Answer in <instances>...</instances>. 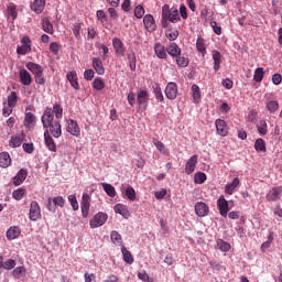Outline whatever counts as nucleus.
Listing matches in <instances>:
<instances>
[{
  "label": "nucleus",
  "mask_w": 282,
  "mask_h": 282,
  "mask_svg": "<svg viewBox=\"0 0 282 282\" xmlns=\"http://www.w3.org/2000/svg\"><path fill=\"white\" fill-rule=\"evenodd\" d=\"M175 58H176V65L178 67H188V63H189L188 57L183 55H177Z\"/></svg>",
  "instance_id": "46"
},
{
  "label": "nucleus",
  "mask_w": 282,
  "mask_h": 282,
  "mask_svg": "<svg viewBox=\"0 0 282 282\" xmlns=\"http://www.w3.org/2000/svg\"><path fill=\"white\" fill-rule=\"evenodd\" d=\"M82 29H83V25L80 24V22H76L73 26L74 36H76L77 39H80V30Z\"/></svg>",
  "instance_id": "61"
},
{
  "label": "nucleus",
  "mask_w": 282,
  "mask_h": 282,
  "mask_svg": "<svg viewBox=\"0 0 282 282\" xmlns=\"http://www.w3.org/2000/svg\"><path fill=\"white\" fill-rule=\"evenodd\" d=\"M215 127L218 135H221L223 138H226L228 135V124L224 119H217L215 121Z\"/></svg>",
  "instance_id": "15"
},
{
  "label": "nucleus",
  "mask_w": 282,
  "mask_h": 282,
  "mask_svg": "<svg viewBox=\"0 0 282 282\" xmlns=\"http://www.w3.org/2000/svg\"><path fill=\"white\" fill-rule=\"evenodd\" d=\"M52 202L54 206H58L59 208H63L65 206V198H63V196H56L52 198Z\"/></svg>",
  "instance_id": "58"
},
{
  "label": "nucleus",
  "mask_w": 282,
  "mask_h": 282,
  "mask_svg": "<svg viewBox=\"0 0 282 282\" xmlns=\"http://www.w3.org/2000/svg\"><path fill=\"white\" fill-rule=\"evenodd\" d=\"M165 36L169 41H177V36H180V31L176 29H167L165 31Z\"/></svg>",
  "instance_id": "42"
},
{
  "label": "nucleus",
  "mask_w": 282,
  "mask_h": 282,
  "mask_svg": "<svg viewBox=\"0 0 282 282\" xmlns=\"http://www.w3.org/2000/svg\"><path fill=\"white\" fill-rule=\"evenodd\" d=\"M44 142L46 144V148L48 151H52L53 153H56V143L54 142V139L50 134V130H46L44 132Z\"/></svg>",
  "instance_id": "18"
},
{
  "label": "nucleus",
  "mask_w": 282,
  "mask_h": 282,
  "mask_svg": "<svg viewBox=\"0 0 282 282\" xmlns=\"http://www.w3.org/2000/svg\"><path fill=\"white\" fill-rule=\"evenodd\" d=\"M272 241H274V237H272V234H270L268 236V241H265L261 245L262 252H265V250H268V248H270V246H272Z\"/></svg>",
  "instance_id": "59"
},
{
  "label": "nucleus",
  "mask_w": 282,
  "mask_h": 282,
  "mask_svg": "<svg viewBox=\"0 0 282 282\" xmlns=\"http://www.w3.org/2000/svg\"><path fill=\"white\" fill-rule=\"evenodd\" d=\"M93 67L99 76H105V66L102 65V59H100V57L93 58Z\"/></svg>",
  "instance_id": "23"
},
{
  "label": "nucleus",
  "mask_w": 282,
  "mask_h": 282,
  "mask_svg": "<svg viewBox=\"0 0 282 282\" xmlns=\"http://www.w3.org/2000/svg\"><path fill=\"white\" fill-rule=\"evenodd\" d=\"M127 59L131 72H135V64L138 63V59L135 58V53L133 51L128 53Z\"/></svg>",
  "instance_id": "39"
},
{
  "label": "nucleus",
  "mask_w": 282,
  "mask_h": 282,
  "mask_svg": "<svg viewBox=\"0 0 282 282\" xmlns=\"http://www.w3.org/2000/svg\"><path fill=\"white\" fill-rule=\"evenodd\" d=\"M110 239L115 246H122V235L117 230H112L110 234Z\"/></svg>",
  "instance_id": "37"
},
{
  "label": "nucleus",
  "mask_w": 282,
  "mask_h": 282,
  "mask_svg": "<svg viewBox=\"0 0 282 282\" xmlns=\"http://www.w3.org/2000/svg\"><path fill=\"white\" fill-rule=\"evenodd\" d=\"M282 197V186H274L268 191L265 199L267 202H279Z\"/></svg>",
  "instance_id": "7"
},
{
  "label": "nucleus",
  "mask_w": 282,
  "mask_h": 282,
  "mask_svg": "<svg viewBox=\"0 0 282 282\" xmlns=\"http://www.w3.org/2000/svg\"><path fill=\"white\" fill-rule=\"evenodd\" d=\"M42 30H44L47 34H54V25L48 18H44L42 20Z\"/></svg>",
  "instance_id": "35"
},
{
  "label": "nucleus",
  "mask_w": 282,
  "mask_h": 282,
  "mask_svg": "<svg viewBox=\"0 0 282 282\" xmlns=\"http://www.w3.org/2000/svg\"><path fill=\"white\" fill-rule=\"evenodd\" d=\"M68 202H69L73 210H78V200L76 199L75 195H69L68 196Z\"/></svg>",
  "instance_id": "62"
},
{
  "label": "nucleus",
  "mask_w": 282,
  "mask_h": 282,
  "mask_svg": "<svg viewBox=\"0 0 282 282\" xmlns=\"http://www.w3.org/2000/svg\"><path fill=\"white\" fill-rule=\"evenodd\" d=\"M26 272H28V269H25L23 265L17 267L12 271V276L15 279H23V276H25Z\"/></svg>",
  "instance_id": "38"
},
{
  "label": "nucleus",
  "mask_w": 282,
  "mask_h": 282,
  "mask_svg": "<svg viewBox=\"0 0 282 282\" xmlns=\"http://www.w3.org/2000/svg\"><path fill=\"white\" fill-rule=\"evenodd\" d=\"M267 109L270 113H274L275 111H279V101H276V100L268 101Z\"/></svg>",
  "instance_id": "50"
},
{
  "label": "nucleus",
  "mask_w": 282,
  "mask_h": 282,
  "mask_svg": "<svg viewBox=\"0 0 282 282\" xmlns=\"http://www.w3.org/2000/svg\"><path fill=\"white\" fill-rule=\"evenodd\" d=\"M153 144L158 151H160V153H163V155H169V149H166V145L162 141L153 139Z\"/></svg>",
  "instance_id": "36"
},
{
  "label": "nucleus",
  "mask_w": 282,
  "mask_h": 282,
  "mask_svg": "<svg viewBox=\"0 0 282 282\" xmlns=\"http://www.w3.org/2000/svg\"><path fill=\"white\" fill-rule=\"evenodd\" d=\"M214 70L217 72L221 67V53L219 51H213Z\"/></svg>",
  "instance_id": "33"
},
{
  "label": "nucleus",
  "mask_w": 282,
  "mask_h": 282,
  "mask_svg": "<svg viewBox=\"0 0 282 282\" xmlns=\"http://www.w3.org/2000/svg\"><path fill=\"white\" fill-rule=\"evenodd\" d=\"M192 97L195 105H199V102H202V90L196 84L192 85Z\"/></svg>",
  "instance_id": "28"
},
{
  "label": "nucleus",
  "mask_w": 282,
  "mask_h": 282,
  "mask_svg": "<svg viewBox=\"0 0 282 282\" xmlns=\"http://www.w3.org/2000/svg\"><path fill=\"white\" fill-rule=\"evenodd\" d=\"M127 100L130 107H135V93L130 91L127 96Z\"/></svg>",
  "instance_id": "64"
},
{
  "label": "nucleus",
  "mask_w": 282,
  "mask_h": 282,
  "mask_svg": "<svg viewBox=\"0 0 282 282\" xmlns=\"http://www.w3.org/2000/svg\"><path fill=\"white\" fill-rule=\"evenodd\" d=\"M239 184H240L239 177H235L231 183L225 186V193L227 195H232L235 193V188H237Z\"/></svg>",
  "instance_id": "31"
},
{
  "label": "nucleus",
  "mask_w": 282,
  "mask_h": 282,
  "mask_svg": "<svg viewBox=\"0 0 282 282\" xmlns=\"http://www.w3.org/2000/svg\"><path fill=\"white\" fill-rule=\"evenodd\" d=\"M121 252H122L123 261H126V263H129V265H131V263H133V256L131 254V251H129L127 247H122Z\"/></svg>",
  "instance_id": "41"
},
{
  "label": "nucleus",
  "mask_w": 282,
  "mask_h": 282,
  "mask_svg": "<svg viewBox=\"0 0 282 282\" xmlns=\"http://www.w3.org/2000/svg\"><path fill=\"white\" fill-rule=\"evenodd\" d=\"M26 68L32 72L34 76L43 74V67L34 62L26 63Z\"/></svg>",
  "instance_id": "32"
},
{
  "label": "nucleus",
  "mask_w": 282,
  "mask_h": 282,
  "mask_svg": "<svg viewBox=\"0 0 282 282\" xmlns=\"http://www.w3.org/2000/svg\"><path fill=\"white\" fill-rule=\"evenodd\" d=\"M162 19H166L170 23H177L181 21L180 11L177 8H171L169 4L162 7Z\"/></svg>",
  "instance_id": "1"
},
{
  "label": "nucleus",
  "mask_w": 282,
  "mask_h": 282,
  "mask_svg": "<svg viewBox=\"0 0 282 282\" xmlns=\"http://www.w3.org/2000/svg\"><path fill=\"white\" fill-rule=\"evenodd\" d=\"M154 54L158 58H167L166 48L161 43L154 45Z\"/></svg>",
  "instance_id": "29"
},
{
  "label": "nucleus",
  "mask_w": 282,
  "mask_h": 282,
  "mask_svg": "<svg viewBox=\"0 0 282 282\" xmlns=\"http://www.w3.org/2000/svg\"><path fill=\"white\" fill-rule=\"evenodd\" d=\"M41 217V206L39 205V202L32 200L30 204L29 219L31 221H39Z\"/></svg>",
  "instance_id": "4"
},
{
  "label": "nucleus",
  "mask_w": 282,
  "mask_h": 282,
  "mask_svg": "<svg viewBox=\"0 0 282 282\" xmlns=\"http://www.w3.org/2000/svg\"><path fill=\"white\" fill-rule=\"evenodd\" d=\"M28 177V171L24 169H21L17 175L13 177V184L14 186H21L23 182H25V178Z\"/></svg>",
  "instance_id": "20"
},
{
  "label": "nucleus",
  "mask_w": 282,
  "mask_h": 282,
  "mask_svg": "<svg viewBox=\"0 0 282 282\" xmlns=\"http://www.w3.org/2000/svg\"><path fill=\"white\" fill-rule=\"evenodd\" d=\"M134 17H137V19H142L144 17V7L142 6H137L134 8Z\"/></svg>",
  "instance_id": "60"
},
{
  "label": "nucleus",
  "mask_w": 282,
  "mask_h": 282,
  "mask_svg": "<svg viewBox=\"0 0 282 282\" xmlns=\"http://www.w3.org/2000/svg\"><path fill=\"white\" fill-rule=\"evenodd\" d=\"M265 75V72H263V67H258L254 70V75H253V80L256 83H261V80H263V76Z\"/></svg>",
  "instance_id": "48"
},
{
  "label": "nucleus",
  "mask_w": 282,
  "mask_h": 282,
  "mask_svg": "<svg viewBox=\"0 0 282 282\" xmlns=\"http://www.w3.org/2000/svg\"><path fill=\"white\" fill-rule=\"evenodd\" d=\"M31 10L35 12V14H41V12L45 10V0H34L31 4Z\"/></svg>",
  "instance_id": "25"
},
{
  "label": "nucleus",
  "mask_w": 282,
  "mask_h": 282,
  "mask_svg": "<svg viewBox=\"0 0 282 282\" xmlns=\"http://www.w3.org/2000/svg\"><path fill=\"white\" fill-rule=\"evenodd\" d=\"M112 47L117 56H124V52H127V48L124 47V43H122L120 39H112Z\"/></svg>",
  "instance_id": "14"
},
{
  "label": "nucleus",
  "mask_w": 282,
  "mask_h": 282,
  "mask_svg": "<svg viewBox=\"0 0 282 282\" xmlns=\"http://www.w3.org/2000/svg\"><path fill=\"white\" fill-rule=\"evenodd\" d=\"M7 12H8L9 17H12L13 21L17 19V17H19V13L17 11V4H14L12 2L8 6Z\"/></svg>",
  "instance_id": "45"
},
{
  "label": "nucleus",
  "mask_w": 282,
  "mask_h": 282,
  "mask_svg": "<svg viewBox=\"0 0 282 282\" xmlns=\"http://www.w3.org/2000/svg\"><path fill=\"white\" fill-rule=\"evenodd\" d=\"M22 45L17 47V54L25 56L32 52V40L29 36H23L21 40Z\"/></svg>",
  "instance_id": "3"
},
{
  "label": "nucleus",
  "mask_w": 282,
  "mask_h": 282,
  "mask_svg": "<svg viewBox=\"0 0 282 282\" xmlns=\"http://www.w3.org/2000/svg\"><path fill=\"white\" fill-rule=\"evenodd\" d=\"M66 78L74 89H80V85L78 84V75L76 74V70L69 72L66 75Z\"/></svg>",
  "instance_id": "22"
},
{
  "label": "nucleus",
  "mask_w": 282,
  "mask_h": 282,
  "mask_svg": "<svg viewBox=\"0 0 282 282\" xmlns=\"http://www.w3.org/2000/svg\"><path fill=\"white\" fill-rule=\"evenodd\" d=\"M208 47V42L204 40V37L199 36L196 40V50L202 54V56H206V50Z\"/></svg>",
  "instance_id": "21"
},
{
  "label": "nucleus",
  "mask_w": 282,
  "mask_h": 282,
  "mask_svg": "<svg viewBox=\"0 0 282 282\" xmlns=\"http://www.w3.org/2000/svg\"><path fill=\"white\" fill-rule=\"evenodd\" d=\"M217 248H218V250H221V252H228L230 250V243H228L227 241H224L221 239H218Z\"/></svg>",
  "instance_id": "51"
},
{
  "label": "nucleus",
  "mask_w": 282,
  "mask_h": 282,
  "mask_svg": "<svg viewBox=\"0 0 282 282\" xmlns=\"http://www.w3.org/2000/svg\"><path fill=\"white\" fill-rule=\"evenodd\" d=\"M143 25L149 32H155V19L151 14H147L143 18Z\"/></svg>",
  "instance_id": "16"
},
{
  "label": "nucleus",
  "mask_w": 282,
  "mask_h": 282,
  "mask_svg": "<svg viewBox=\"0 0 282 282\" xmlns=\"http://www.w3.org/2000/svg\"><path fill=\"white\" fill-rule=\"evenodd\" d=\"M53 116H55L56 120H61V118H63V107H61V105L55 104L53 106Z\"/></svg>",
  "instance_id": "49"
},
{
  "label": "nucleus",
  "mask_w": 282,
  "mask_h": 282,
  "mask_svg": "<svg viewBox=\"0 0 282 282\" xmlns=\"http://www.w3.org/2000/svg\"><path fill=\"white\" fill-rule=\"evenodd\" d=\"M12 164V159L10 158V153L1 152L0 153V166L2 169H8Z\"/></svg>",
  "instance_id": "26"
},
{
  "label": "nucleus",
  "mask_w": 282,
  "mask_h": 282,
  "mask_svg": "<svg viewBox=\"0 0 282 282\" xmlns=\"http://www.w3.org/2000/svg\"><path fill=\"white\" fill-rule=\"evenodd\" d=\"M101 186L108 197H116V187H113V185L109 183H102Z\"/></svg>",
  "instance_id": "40"
},
{
  "label": "nucleus",
  "mask_w": 282,
  "mask_h": 282,
  "mask_svg": "<svg viewBox=\"0 0 282 282\" xmlns=\"http://www.w3.org/2000/svg\"><path fill=\"white\" fill-rule=\"evenodd\" d=\"M66 131L70 133V135H74L75 138H80V126H78V122L74 119L66 120Z\"/></svg>",
  "instance_id": "6"
},
{
  "label": "nucleus",
  "mask_w": 282,
  "mask_h": 282,
  "mask_svg": "<svg viewBox=\"0 0 282 282\" xmlns=\"http://www.w3.org/2000/svg\"><path fill=\"white\" fill-rule=\"evenodd\" d=\"M254 149L259 153H265V141L263 139H257L254 143Z\"/></svg>",
  "instance_id": "47"
},
{
  "label": "nucleus",
  "mask_w": 282,
  "mask_h": 282,
  "mask_svg": "<svg viewBox=\"0 0 282 282\" xmlns=\"http://www.w3.org/2000/svg\"><path fill=\"white\" fill-rule=\"evenodd\" d=\"M167 54L172 56V58H176V56H181L182 48L176 43H171L166 48Z\"/></svg>",
  "instance_id": "24"
},
{
  "label": "nucleus",
  "mask_w": 282,
  "mask_h": 282,
  "mask_svg": "<svg viewBox=\"0 0 282 282\" xmlns=\"http://www.w3.org/2000/svg\"><path fill=\"white\" fill-rule=\"evenodd\" d=\"M165 96L169 100H175L177 98V84L174 82L167 83L165 87Z\"/></svg>",
  "instance_id": "12"
},
{
  "label": "nucleus",
  "mask_w": 282,
  "mask_h": 282,
  "mask_svg": "<svg viewBox=\"0 0 282 282\" xmlns=\"http://www.w3.org/2000/svg\"><path fill=\"white\" fill-rule=\"evenodd\" d=\"M93 87L97 91H102V89H105V82L102 80V78H95V80L93 82Z\"/></svg>",
  "instance_id": "53"
},
{
  "label": "nucleus",
  "mask_w": 282,
  "mask_h": 282,
  "mask_svg": "<svg viewBox=\"0 0 282 282\" xmlns=\"http://www.w3.org/2000/svg\"><path fill=\"white\" fill-rule=\"evenodd\" d=\"M19 100V97H17V93L11 91L8 96V106L9 107H17V101Z\"/></svg>",
  "instance_id": "54"
},
{
  "label": "nucleus",
  "mask_w": 282,
  "mask_h": 282,
  "mask_svg": "<svg viewBox=\"0 0 282 282\" xmlns=\"http://www.w3.org/2000/svg\"><path fill=\"white\" fill-rule=\"evenodd\" d=\"M137 102L139 105V109L143 111L149 107V93L147 90H140L137 95Z\"/></svg>",
  "instance_id": "10"
},
{
  "label": "nucleus",
  "mask_w": 282,
  "mask_h": 282,
  "mask_svg": "<svg viewBox=\"0 0 282 282\" xmlns=\"http://www.w3.org/2000/svg\"><path fill=\"white\" fill-rule=\"evenodd\" d=\"M258 132L260 135H267L268 134V123L265 120H261L260 123L257 126Z\"/></svg>",
  "instance_id": "52"
},
{
  "label": "nucleus",
  "mask_w": 282,
  "mask_h": 282,
  "mask_svg": "<svg viewBox=\"0 0 282 282\" xmlns=\"http://www.w3.org/2000/svg\"><path fill=\"white\" fill-rule=\"evenodd\" d=\"M91 206V197L89 194L84 193L82 196V203H80V208H82V215L85 219L89 216V208Z\"/></svg>",
  "instance_id": "5"
},
{
  "label": "nucleus",
  "mask_w": 282,
  "mask_h": 282,
  "mask_svg": "<svg viewBox=\"0 0 282 282\" xmlns=\"http://www.w3.org/2000/svg\"><path fill=\"white\" fill-rule=\"evenodd\" d=\"M54 122H58V120H54V111H52V108H46L42 116V124L44 129H47L50 124H54Z\"/></svg>",
  "instance_id": "8"
},
{
  "label": "nucleus",
  "mask_w": 282,
  "mask_h": 282,
  "mask_svg": "<svg viewBox=\"0 0 282 282\" xmlns=\"http://www.w3.org/2000/svg\"><path fill=\"white\" fill-rule=\"evenodd\" d=\"M20 80L22 85L30 86L32 85V75L26 69L20 70Z\"/></svg>",
  "instance_id": "27"
},
{
  "label": "nucleus",
  "mask_w": 282,
  "mask_h": 282,
  "mask_svg": "<svg viewBox=\"0 0 282 282\" xmlns=\"http://www.w3.org/2000/svg\"><path fill=\"white\" fill-rule=\"evenodd\" d=\"M14 268H17V260L8 259L4 262L2 260V269L3 270H14Z\"/></svg>",
  "instance_id": "44"
},
{
  "label": "nucleus",
  "mask_w": 282,
  "mask_h": 282,
  "mask_svg": "<svg viewBox=\"0 0 282 282\" xmlns=\"http://www.w3.org/2000/svg\"><path fill=\"white\" fill-rule=\"evenodd\" d=\"M26 194H28V191L24 187H20L18 189L13 191L12 197L17 202H21V199H23Z\"/></svg>",
  "instance_id": "34"
},
{
  "label": "nucleus",
  "mask_w": 282,
  "mask_h": 282,
  "mask_svg": "<svg viewBox=\"0 0 282 282\" xmlns=\"http://www.w3.org/2000/svg\"><path fill=\"white\" fill-rule=\"evenodd\" d=\"M194 182H195V184H204V182H206V173L197 172L194 175Z\"/></svg>",
  "instance_id": "56"
},
{
  "label": "nucleus",
  "mask_w": 282,
  "mask_h": 282,
  "mask_svg": "<svg viewBox=\"0 0 282 282\" xmlns=\"http://www.w3.org/2000/svg\"><path fill=\"white\" fill-rule=\"evenodd\" d=\"M153 89L156 100H159V102H164V95L162 94V88L160 87V85L156 84Z\"/></svg>",
  "instance_id": "55"
},
{
  "label": "nucleus",
  "mask_w": 282,
  "mask_h": 282,
  "mask_svg": "<svg viewBox=\"0 0 282 282\" xmlns=\"http://www.w3.org/2000/svg\"><path fill=\"white\" fill-rule=\"evenodd\" d=\"M23 144V139L19 135L12 137L9 141V147L12 149H17L18 147H21Z\"/></svg>",
  "instance_id": "43"
},
{
  "label": "nucleus",
  "mask_w": 282,
  "mask_h": 282,
  "mask_svg": "<svg viewBox=\"0 0 282 282\" xmlns=\"http://www.w3.org/2000/svg\"><path fill=\"white\" fill-rule=\"evenodd\" d=\"M47 129H50L51 135L53 138H61L63 135V130L61 129V121H55L54 123H51Z\"/></svg>",
  "instance_id": "17"
},
{
  "label": "nucleus",
  "mask_w": 282,
  "mask_h": 282,
  "mask_svg": "<svg viewBox=\"0 0 282 282\" xmlns=\"http://www.w3.org/2000/svg\"><path fill=\"white\" fill-rule=\"evenodd\" d=\"M195 213L197 217H206L210 213V207L204 202H197L195 204Z\"/></svg>",
  "instance_id": "13"
},
{
  "label": "nucleus",
  "mask_w": 282,
  "mask_h": 282,
  "mask_svg": "<svg viewBox=\"0 0 282 282\" xmlns=\"http://www.w3.org/2000/svg\"><path fill=\"white\" fill-rule=\"evenodd\" d=\"M217 208L221 217H228V212L230 210V208L228 205V200L224 195H220L219 198L217 199Z\"/></svg>",
  "instance_id": "9"
},
{
  "label": "nucleus",
  "mask_w": 282,
  "mask_h": 282,
  "mask_svg": "<svg viewBox=\"0 0 282 282\" xmlns=\"http://www.w3.org/2000/svg\"><path fill=\"white\" fill-rule=\"evenodd\" d=\"M36 116H34L32 112H26L24 118V127H26V129H32L34 128Z\"/></svg>",
  "instance_id": "30"
},
{
  "label": "nucleus",
  "mask_w": 282,
  "mask_h": 282,
  "mask_svg": "<svg viewBox=\"0 0 282 282\" xmlns=\"http://www.w3.org/2000/svg\"><path fill=\"white\" fill-rule=\"evenodd\" d=\"M107 219H109V216L106 213H97L89 223L90 228H100V226H105Z\"/></svg>",
  "instance_id": "2"
},
{
  "label": "nucleus",
  "mask_w": 282,
  "mask_h": 282,
  "mask_svg": "<svg viewBox=\"0 0 282 282\" xmlns=\"http://www.w3.org/2000/svg\"><path fill=\"white\" fill-rule=\"evenodd\" d=\"M50 51L53 53V54H58V52H61V44L58 42H53L51 43L50 45Z\"/></svg>",
  "instance_id": "63"
},
{
  "label": "nucleus",
  "mask_w": 282,
  "mask_h": 282,
  "mask_svg": "<svg viewBox=\"0 0 282 282\" xmlns=\"http://www.w3.org/2000/svg\"><path fill=\"white\" fill-rule=\"evenodd\" d=\"M126 195L130 202H135V189H133V187L128 186L126 188Z\"/></svg>",
  "instance_id": "57"
},
{
  "label": "nucleus",
  "mask_w": 282,
  "mask_h": 282,
  "mask_svg": "<svg viewBox=\"0 0 282 282\" xmlns=\"http://www.w3.org/2000/svg\"><path fill=\"white\" fill-rule=\"evenodd\" d=\"M7 239L13 241V239H19L21 236V228L19 226H12L7 230Z\"/></svg>",
  "instance_id": "19"
},
{
  "label": "nucleus",
  "mask_w": 282,
  "mask_h": 282,
  "mask_svg": "<svg viewBox=\"0 0 282 282\" xmlns=\"http://www.w3.org/2000/svg\"><path fill=\"white\" fill-rule=\"evenodd\" d=\"M197 160H199V156L197 154H194L191 156V159H188L185 164L186 175H193V173H195V169H197Z\"/></svg>",
  "instance_id": "11"
}]
</instances>
